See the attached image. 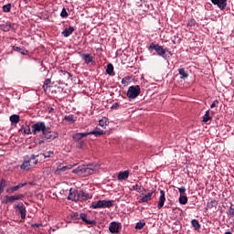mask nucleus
Returning <instances> with one entry per match:
<instances>
[{
	"mask_svg": "<svg viewBox=\"0 0 234 234\" xmlns=\"http://www.w3.org/2000/svg\"><path fill=\"white\" fill-rule=\"evenodd\" d=\"M98 169H100V165L93 163L90 165H81L73 169L72 173L79 176H90V175H94Z\"/></svg>",
	"mask_w": 234,
	"mask_h": 234,
	"instance_id": "obj_1",
	"label": "nucleus"
},
{
	"mask_svg": "<svg viewBox=\"0 0 234 234\" xmlns=\"http://www.w3.org/2000/svg\"><path fill=\"white\" fill-rule=\"evenodd\" d=\"M148 50L150 53H153V50H154L157 54V56H160L162 58L167 60L168 58H171L173 54L171 51H169L168 48H164V47L151 43L150 46L148 47Z\"/></svg>",
	"mask_w": 234,
	"mask_h": 234,
	"instance_id": "obj_2",
	"label": "nucleus"
},
{
	"mask_svg": "<svg viewBox=\"0 0 234 234\" xmlns=\"http://www.w3.org/2000/svg\"><path fill=\"white\" fill-rule=\"evenodd\" d=\"M112 200H99L96 203H92L90 207V209H105V207H112Z\"/></svg>",
	"mask_w": 234,
	"mask_h": 234,
	"instance_id": "obj_3",
	"label": "nucleus"
},
{
	"mask_svg": "<svg viewBox=\"0 0 234 234\" xmlns=\"http://www.w3.org/2000/svg\"><path fill=\"white\" fill-rule=\"evenodd\" d=\"M140 90L141 89L139 85L130 86L128 88L126 96L129 98V100H136V98L140 96Z\"/></svg>",
	"mask_w": 234,
	"mask_h": 234,
	"instance_id": "obj_4",
	"label": "nucleus"
},
{
	"mask_svg": "<svg viewBox=\"0 0 234 234\" xmlns=\"http://www.w3.org/2000/svg\"><path fill=\"white\" fill-rule=\"evenodd\" d=\"M48 128L49 127H47L45 124V122H37L31 126L33 134H37V133H42V134H44Z\"/></svg>",
	"mask_w": 234,
	"mask_h": 234,
	"instance_id": "obj_5",
	"label": "nucleus"
},
{
	"mask_svg": "<svg viewBox=\"0 0 234 234\" xmlns=\"http://www.w3.org/2000/svg\"><path fill=\"white\" fill-rule=\"evenodd\" d=\"M15 209L16 215H20L22 220H25V218H27V207H25V204H23V202L16 204Z\"/></svg>",
	"mask_w": 234,
	"mask_h": 234,
	"instance_id": "obj_6",
	"label": "nucleus"
},
{
	"mask_svg": "<svg viewBox=\"0 0 234 234\" xmlns=\"http://www.w3.org/2000/svg\"><path fill=\"white\" fill-rule=\"evenodd\" d=\"M24 197L25 196H23V194L5 196V200L2 201V204H14L16 200H23Z\"/></svg>",
	"mask_w": 234,
	"mask_h": 234,
	"instance_id": "obj_7",
	"label": "nucleus"
},
{
	"mask_svg": "<svg viewBox=\"0 0 234 234\" xmlns=\"http://www.w3.org/2000/svg\"><path fill=\"white\" fill-rule=\"evenodd\" d=\"M120 229H122V223L117 221H112L109 225L110 233H120Z\"/></svg>",
	"mask_w": 234,
	"mask_h": 234,
	"instance_id": "obj_8",
	"label": "nucleus"
},
{
	"mask_svg": "<svg viewBox=\"0 0 234 234\" xmlns=\"http://www.w3.org/2000/svg\"><path fill=\"white\" fill-rule=\"evenodd\" d=\"M80 192H78V190L76 189H69V194L68 196V200H72V202H78V200L80 199Z\"/></svg>",
	"mask_w": 234,
	"mask_h": 234,
	"instance_id": "obj_9",
	"label": "nucleus"
},
{
	"mask_svg": "<svg viewBox=\"0 0 234 234\" xmlns=\"http://www.w3.org/2000/svg\"><path fill=\"white\" fill-rule=\"evenodd\" d=\"M212 5L218 6L219 10H225L226 6H228V0H210Z\"/></svg>",
	"mask_w": 234,
	"mask_h": 234,
	"instance_id": "obj_10",
	"label": "nucleus"
},
{
	"mask_svg": "<svg viewBox=\"0 0 234 234\" xmlns=\"http://www.w3.org/2000/svg\"><path fill=\"white\" fill-rule=\"evenodd\" d=\"M156 190H152L151 192H148L147 194H143V197L139 199V204H144L145 202H149L151 200H153V194L155 192Z\"/></svg>",
	"mask_w": 234,
	"mask_h": 234,
	"instance_id": "obj_11",
	"label": "nucleus"
},
{
	"mask_svg": "<svg viewBox=\"0 0 234 234\" xmlns=\"http://www.w3.org/2000/svg\"><path fill=\"white\" fill-rule=\"evenodd\" d=\"M46 140H48L49 142H52V140H56V137L58 136V133L55 132L50 131V127L46 130V133H43Z\"/></svg>",
	"mask_w": 234,
	"mask_h": 234,
	"instance_id": "obj_12",
	"label": "nucleus"
},
{
	"mask_svg": "<svg viewBox=\"0 0 234 234\" xmlns=\"http://www.w3.org/2000/svg\"><path fill=\"white\" fill-rule=\"evenodd\" d=\"M164 204H165V191L160 190V197L157 204V209H162V207H164Z\"/></svg>",
	"mask_w": 234,
	"mask_h": 234,
	"instance_id": "obj_13",
	"label": "nucleus"
},
{
	"mask_svg": "<svg viewBox=\"0 0 234 234\" xmlns=\"http://www.w3.org/2000/svg\"><path fill=\"white\" fill-rule=\"evenodd\" d=\"M0 30H2V32H10V30H14V27L11 23H4L0 25Z\"/></svg>",
	"mask_w": 234,
	"mask_h": 234,
	"instance_id": "obj_14",
	"label": "nucleus"
},
{
	"mask_svg": "<svg viewBox=\"0 0 234 234\" xmlns=\"http://www.w3.org/2000/svg\"><path fill=\"white\" fill-rule=\"evenodd\" d=\"M74 30H75L74 27H69V28H65V29L61 32V35H62L64 37H69V36H72Z\"/></svg>",
	"mask_w": 234,
	"mask_h": 234,
	"instance_id": "obj_15",
	"label": "nucleus"
},
{
	"mask_svg": "<svg viewBox=\"0 0 234 234\" xmlns=\"http://www.w3.org/2000/svg\"><path fill=\"white\" fill-rule=\"evenodd\" d=\"M86 136H89V133H77L73 135V140L75 142H80V140L86 138Z\"/></svg>",
	"mask_w": 234,
	"mask_h": 234,
	"instance_id": "obj_16",
	"label": "nucleus"
},
{
	"mask_svg": "<svg viewBox=\"0 0 234 234\" xmlns=\"http://www.w3.org/2000/svg\"><path fill=\"white\" fill-rule=\"evenodd\" d=\"M20 169L23 171H29V169H32V165L28 163V159L24 158V161L20 165Z\"/></svg>",
	"mask_w": 234,
	"mask_h": 234,
	"instance_id": "obj_17",
	"label": "nucleus"
},
{
	"mask_svg": "<svg viewBox=\"0 0 234 234\" xmlns=\"http://www.w3.org/2000/svg\"><path fill=\"white\" fill-rule=\"evenodd\" d=\"M80 58L83 59L86 65H89V63H92L93 61V58L90 54H80Z\"/></svg>",
	"mask_w": 234,
	"mask_h": 234,
	"instance_id": "obj_18",
	"label": "nucleus"
},
{
	"mask_svg": "<svg viewBox=\"0 0 234 234\" xmlns=\"http://www.w3.org/2000/svg\"><path fill=\"white\" fill-rule=\"evenodd\" d=\"M80 218L83 222H86L90 226H95V224H96V220L87 219V214H85V213L80 214Z\"/></svg>",
	"mask_w": 234,
	"mask_h": 234,
	"instance_id": "obj_19",
	"label": "nucleus"
},
{
	"mask_svg": "<svg viewBox=\"0 0 234 234\" xmlns=\"http://www.w3.org/2000/svg\"><path fill=\"white\" fill-rule=\"evenodd\" d=\"M88 134L89 135L93 134L94 136H101V135L105 134V132H103V130H101L100 128H95V130L89 132Z\"/></svg>",
	"mask_w": 234,
	"mask_h": 234,
	"instance_id": "obj_20",
	"label": "nucleus"
},
{
	"mask_svg": "<svg viewBox=\"0 0 234 234\" xmlns=\"http://www.w3.org/2000/svg\"><path fill=\"white\" fill-rule=\"evenodd\" d=\"M129 178V170L120 172L118 175V180H127Z\"/></svg>",
	"mask_w": 234,
	"mask_h": 234,
	"instance_id": "obj_21",
	"label": "nucleus"
},
{
	"mask_svg": "<svg viewBox=\"0 0 234 234\" xmlns=\"http://www.w3.org/2000/svg\"><path fill=\"white\" fill-rule=\"evenodd\" d=\"M80 198L81 200H90V198H92V195L87 193V192H84V191H80Z\"/></svg>",
	"mask_w": 234,
	"mask_h": 234,
	"instance_id": "obj_22",
	"label": "nucleus"
},
{
	"mask_svg": "<svg viewBox=\"0 0 234 234\" xmlns=\"http://www.w3.org/2000/svg\"><path fill=\"white\" fill-rule=\"evenodd\" d=\"M64 120L65 122H68L69 123H76V116L69 114V115H66L64 116Z\"/></svg>",
	"mask_w": 234,
	"mask_h": 234,
	"instance_id": "obj_23",
	"label": "nucleus"
},
{
	"mask_svg": "<svg viewBox=\"0 0 234 234\" xmlns=\"http://www.w3.org/2000/svg\"><path fill=\"white\" fill-rule=\"evenodd\" d=\"M76 165H69L66 166H62L60 168H57V173H65V171H69L70 169H72V167H74Z\"/></svg>",
	"mask_w": 234,
	"mask_h": 234,
	"instance_id": "obj_24",
	"label": "nucleus"
},
{
	"mask_svg": "<svg viewBox=\"0 0 234 234\" xmlns=\"http://www.w3.org/2000/svg\"><path fill=\"white\" fill-rule=\"evenodd\" d=\"M37 157H39V154H32L31 155V167H36V165H37V162H39V160L37 159Z\"/></svg>",
	"mask_w": 234,
	"mask_h": 234,
	"instance_id": "obj_25",
	"label": "nucleus"
},
{
	"mask_svg": "<svg viewBox=\"0 0 234 234\" xmlns=\"http://www.w3.org/2000/svg\"><path fill=\"white\" fill-rule=\"evenodd\" d=\"M179 75L181 76V80H186L189 78V74L186 71L184 68L178 69Z\"/></svg>",
	"mask_w": 234,
	"mask_h": 234,
	"instance_id": "obj_26",
	"label": "nucleus"
},
{
	"mask_svg": "<svg viewBox=\"0 0 234 234\" xmlns=\"http://www.w3.org/2000/svg\"><path fill=\"white\" fill-rule=\"evenodd\" d=\"M9 120H10L11 123H16V124H17V123H19V122H20V117H19V115H17V114H13V115H11V116L9 117Z\"/></svg>",
	"mask_w": 234,
	"mask_h": 234,
	"instance_id": "obj_27",
	"label": "nucleus"
},
{
	"mask_svg": "<svg viewBox=\"0 0 234 234\" xmlns=\"http://www.w3.org/2000/svg\"><path fill=\"white\" fill-rule=\"evenodd\" d=\"M217 206H218V201H217L215 199L207 203V209H213V207H217Z\"/></svg>",
	"mask_w": 234,
	"mask_h": 234,
	"instance_id": "obj_28",
	"label": "nucleus"
},
{
	"mask_svg": "<svg viewBox=\"0 0 234 234\" xmlns=\"http://www.w3.org/2000/svg\"><path fill=\"white\" fill-rule=\"evenodd\" d=\"M106 73H108L109 76H114V66H112V63L107 65Z\"/></svg>",
	"mask_w": 234,
	"mask_h": 234,
	"instance_id": "obj_29",
	"label": "nucleus"
},
{
	"mask_svg": "<svg viewBox=\"0 0 234 234\" xmlns=\"http://www.w3.org/2000/svg\"><path fill=\"white\" fill-rule=\"evenodd\" d=\"M99 125L101 127H107L109 125V119H107V117H102L100 121H99Z\"/></svg>",
	"mask_w": 234,
	"mask_h": 234,
	"instance_id": "obj_30",
	"label": "nucleus"
},
{
	"mask_svg": "<svg viewBox=\"0 0 234 234\" xmlns=\"http://www.w3.org/2000/svg\"><path fill=\"white\" fill-rule=\"evenodd\" d=\"M191 226L194 228V229H196V231L200 229V222H198V219H192Z\"/></svg>",
	"mask_w": 234,
	"mask_h": 234,
	"instance_id": "obj_31",
	"label": "nucleus"
},
{
	"mask_svg": "<svg viewBox=\"0 0 234 234\" xmlns=\"http://www.w3.org/2000/svg\"><path fill=\"white\" fill-rule=\"evenodd\" d=\"M212 120H213V118L211 116H209V110H208L206 112L205 116H203L202 122L204 123H207V122H210Z\"/></svg>",
	"mask_w": 234,
	"mask_h": 234,
	"instance_id": "obj_32",
	"label": "nucleus"
},
{
	"mask_svg": "<svg viewBox=\"0 0 234 234\" xmlns=\"http://www.w3.org/2000/svg\"><path fill=\"white\" fill-rule=\"evenodd\" d=\"M60 76H64V80H70L72 78V75H70L68 71H65L63 69L59 70Z\"/></svg>",
	"mask_w": 234,
	"mask_h": 234,
	"instance_id": "obj_33",
	"label": "nucleus"
},
{
	"mask_svg": "<svg viewBox=\"0 0 234 234\" xmlns=\"http://www.w3.org/2000/svg\"><path fill=\"white\" fill-rule=\"evenodd\" d=\"M38 156H43V158H52L54 156V152L53 151H48L44 154H38Z\"/></svg>",
	"mask_w": 234,
	"mask_h": 234,
	"instance_id": "obj_34",
	"label": "nucleus"
},
{
	"mask_svg": "<svg viewBox=\"0 0 234 234\" xmlns=\"http://www.w3.org/2000/svg\"><path fill=\"white\" fill-rule=\"evenodd\" d=\"M14 50H16V52H20L23 56H27V54H28V51L25 49V48L16 47Z\"/></svg>",
	"mask_w": 234,
	"mask_h": 234,
	"instance_id": "obj_35",
	"label": "nucleus"
},
{
	"mask_svg": "<svg viewBox=\"0 0 234 234\" xmlns=\"http://www.w3.org/2000/svg\"><path fill=\"white\" fill-rule=\"evenodd\" d=\"M21 130L24 131V134H32L30 125H22Z\"/></svg>",
	"mask_w": 234,
	"mask_h": 234,
	"instance_id": "obj_36",
	"label": "nucleus"
},
{
	"mask_svg": "<svg viewBox=\"0 0 234 234\" xmlns=\"http://www.w3.org/2000/svg\"><path fill=\"white\" fill-rule=\"evenodd\" d=\"M227 215H229V217H230V218H234V205H230L228 212H227Z\"/></svg>",
	"mask_w": 234,
	"mask_h": 234,
	"instance_id": "obj_37",
	"label": "nucleus"
},
{
	"mask_svg": "<svg viewBox=\"0 0 234 234\" xmlns=\"http://www.w3.org/2000/svg\"><path fill=\"white\" fill-rule=\"evenodd\" d=\"M179 204H181L182 206H186V204H187V197L186 196H180Z\"/></svg>",
	"mask_w": 234,
	"mask_h": 234,
	"instance_id": "obj_38",
	"label": "nucleus"
},
{
	"mask_svg": "<svg viewBox=\"0 0 234 234\" xmlns=\"http://www.w3.org/2000/svg\"><path fill=\"white\" fill-rule=\"evenodd\" d=\"M131 80L130 77H124L122 80V85H123V87H127L129 85V81Z\"/></svg>",
	"mask_w": 234,
	"mask_h": 234,
	"instance_id": "obj_39",
	"label": "nucleus"
},
{
	"mask_svg": "<svg viewBox=\"0 0 234 234\" xmlns=\"http://www.w3.org/2000/svg\"><path fill=\"white\" fill-rule=\"evenodd\" d=\"M50 83H52V81L50 80V79H46V80H45L44 85H43L44 90H46V89H48V87H50Z\"/></svg>",
	"mask_w": 234,
	"mask_h": 234,
	"instance_id": "obj_40",
	"label": "nucleus"
},
{
	"mask_svg": "<svg viewBox=\"0 0 234 234\" xmlns=\"http://www.w3.org/2000/svg\"><path fill=\"white\" fill-rule=\"evenodd\" d=\"M145 222L139 221L136 223L135 229H144Z\"/></svg>",
	"mask_w": 234,
	"mask_h": 234,
	"instance_id": "obj_41",
	"label": "nucleus"
},
{
	"mask_svg": "<svg viewBox=\"0 0 234 234\" xmlns=\"http://www.w3.org/2000/svg\"><path fill=\"white\" fill-rule=\"evenodd\" d=\"M12 10V5L7 4L3 6V12H10Z\"/></svg>",
	"mask_w": 234,
	"mask_h": 234,
	"instance_id": "obj_42",
	"label": "nucleus"
},
{
	"mask_svg": "<svg viewBox=\"0 0 234 234\" xmlns=\"http://www.w3.org/2000/svg\"><path fill=\"white\" fill-rule=\"evenodd\" d=\"M25 186H27V183L18 184V185L13 186V189H14L15 191H18V189H21V187H25Z\"/></svg>",
	"mask_w": 234,
	"mask_h": 234,
	"instance_id": "obj_43",
	"label": "nucleus"
},
{
	"mask_svg": "<svg viewBox=\"0 0 234 234\" xmlns=\"http://www.w3.org/2000/svg\"><path fill=\"white\" fill-rule=\"evenodd\" d=\"M60 16L65 18V17H69V13H67V9L63 8L61 13H60Z\"/></svg>",
	"mask_w": 234,
	"mask_h": 234,
	"instance_id": "obj_44",
	"label": "nucleus"
},
{
	"mask_svg": "<svg viewBox=\"0 0 234 234\" xmlns=\"http://www.w3.org/2000/svg\"><path fill=\"white\" fill-rule=\"evenodd\" d=\"M195 25H197V21L194 18H191L187 23V27H195Z\"/></svg>",
	"mask_w": 234,
	"mask_h": 234,
	"instance_id": "obj_45",
	"label": "nucleus"
},
{
	"mask_svg": "<svg viewBox=\"0 0 234 234\" xmlns=\"http://www.w3.org/2000/svg\"><path fill=\"white\" fill-rule=\"evenodd\" d=\"M118 107H120V103L115 102L112 105L111 109L113 111H116V109H118Z\"/></svg>",
	"mask_w": 234,
	"mask_h": 234,
	"instance_id": "obj_46",
	"label": "nucleus"
},
{
	"mask_svg": "<svg viewBox=\"0 0 234 234\" xmlns=\"http://www.w3.org/2000/svg\"><path fill=\"white\" fill-rule=\"evenodd\" d=\"M133 191H140V189H142V186H139L138 184L133 186Z\"/></svg>",
	"mask_w": 234,
	"mask_h": 234,
	"instance_id": "obj_47",
	"label": "nucleus"
},
{
	"mask_svg": "<svg viewBox=\"0 0 234 234\" xmlns=\"http://www.w3.org/2000/svg\"><path fill=\"white\" fill-rule=\"evenodd\" d=\"M6 193H8L9 195H12V193H16V190H14V186L7 188Z\"/></svg>",
	"mask_w": 234,
	"mask_h": 234,
	"instance_id": "obj_48",
	"label": "nucleus"
},
{
	"mask_svg": "<svg viewBox=\"0 0 234 234\" xmlns=\"http://www.w3.org/2000/svg\"><path fill=\"white\" fill-rule=\"evenodd\" d=\"M178 191H179L180 195H184V193H186V186L179 187Z\"/></svg>",
	"mask_w": 234,
	"mask_h": 234,
	"instance_id": "obj_49",
	"label": "nucleus"
},
{
	"mask_svg": "<svg viewBox=\"0 0 234 234\" xmlns=\"http://www.w3.org/2000/svg\"><path fill=\"white\" fill-rule=\"evenodd\" d=\"M24 158H25L26 160H28V164H32V155H31V156L25 155Z\"/></svg>",
	"mask_w": 234,
	"mask_h": 234,
	"instance_id": "obj_50",
	"label": "nucleus"
},
{
	"mask_svg": "<svg viewBox=\"0 0 234 234\" xmlns=\"http://www.w3.org/2000/svg\"><path fill=\"white\" fill-rule=\"evenodd\" d=\"M217 103H218V101L216 100L212 102V104L210 105V109H215V107H217Z\"/></svg>",
	"mask_w": 234,
	"mask_h": 234,
	"instance_id": "obj_51",
	"label": "nucleus"
},
{
	"mask_svg": "<svg viewBox=\"0 0 234 234\" xmlns=\"http://www.w3.org/2000/svg\"><path fill=\"white\" fill-rule=\"evenodd\" d=\"M0 185L3 186L4 187H6V180L2 179Z\"/></svg>",
	"mask_w": 234,
	"mask_h": 234,
	"instance_id": "obj_52",
	"label": "nucleus"
},
{
	"mask_svg": "<svg viewBox=\"0 0 234 234\" xmlns=\"http://www.w3.org/2000/svg\"><path fill=\"white\" fill-rule=\"evenodd\" d=\"M48 112L49 114H51V112H54V108L50 107V108H48Z\"/></svg>",
	"mask_w": 234,
	"mask_h": 234,
	"instance_id": "obj_53",
	"label": "nucleus"
},
{
	"mask_svg": "<svg viewBox=\"0 0 234 234\" xmlns=\"http://www.w3.org/2000/svg\"><path fill=\"white\" fill-rule=\"evenodd\" d=\"M4 191H5V186L3 185H0V193L3 194Z\"/></svg>",
	"mask_w": 234,
	"mask_h": 234,
	"instance_id": "obj_54",
	"label": "nucleus"
},
{
	"mask_svg": "<svg viewBox=\"0 0 234 234\" xmlns=\"http://www.w3.org/2000/svg\"><path fill=\"white\" fill-rule=\"evenodd\" d=\"M78 217H80V215L78 213H74L72 218H78Z\"/></svg>",
	"mask_w": 234,
	"mask_h": 234,
	"instance_id": "obj_55",
	"label": "nucleus"
},
{
	"mask_svg": "<svg viewBox=\"0 0 234 234\" xmlns=\"http://www.w3.org/2000/svg\"><path fill=\"white\" fill-rule=\"evenodd\" d=\"M225 234H232L230 231H227L225 232Z\"/></svg>",
	"mask_w": 234,
	"mask_h": 234,
	"instance_id": "obj_56",
	"label": "nucleus"
},
{
	"mask_svg": "<svg viewBox=\"0 0 234 234\" xmlns=\"http://www.w3.org/2000/svg\"><path fill=\"white\" fill-rule=\"evenodd\" d=\"M1 195H3V194L0 192V197H1Z\"/></svg>",
	"mask_w": 234,
	"mask_h": 234,
	"instance_id": "obj_57",
	"label": "nucleus"
}]
</instances>
